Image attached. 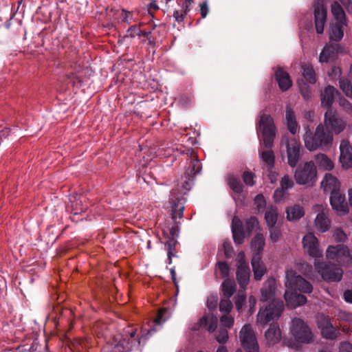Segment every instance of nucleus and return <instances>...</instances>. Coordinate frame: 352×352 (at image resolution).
Masks as SVG:
<instances>
[{
	"mask_svg": "<svg viewBox=\"0 0 352 352\" xmlns=\"http://www.w3.org/2000/svg\"><path fill=\"white\" fill-rule=\"evenodd\" d=\"M124 337L117 336L111 341L107 342L102 352H130L140 351V340L135 337L136 331L127 329L124 331Z\"/></svg>",
	"mask_w": 352,
	"mask_h": 352,
	"instance_id": "1",
	"label": "nucleus"
},
{
	"mask_svg": "<svg viewBox=\"0 0 352 352\" xmlns=\"http://www.w3.org/2000/svg\"><path fill=\"white\" fill-rule=\"evenodd\" d=\"M305 133L303 140L305 147L310 151H316L318 148H329L333 142V135L330 132L325 131L324 126H317L314 134H313L309 126H304Z\"/></svg>",
	"mask_w": 352,
	"mask_h": 352,
	"instance_id": "2",
	"label": "nucleus"
},
{
	"mask_svg": "<svg viewBox=\"0 0 352 352\" xmlns=\"http://www.w3.org/2000/svg\"><path fill=\"white\" fill-rule=\"evenodd\" d=\"M256 130L258 133H262L265 146L271 148L276 136V126L272 116L264 111H261L259 113V120L256 125Z\"/></svg>",
	"mask_w": 352,
	"mask_h": 352,
	"instance_id": "3",
	"label": "nucleus"
},
{
	"mask_svg": "<svg viewBox=\"0 0 352 352\" xmlns=\"http://www.w3.org/2000/svg\"><path fill=\"white\" fill-rule=\"evenodd\" d=\"M201 167L197 156L193 155L189 162L187 169L185 171L184 176L182 177L181 179L178 182V187L181 189L179 190V194L185 195L189 191L194 182L195 175L199 173Z\"/></svg>",
	"mask_w": 352,
	"mask_h": 352,
	"instance_id": "4",
	"label": "nucleus"
},
{
	"mask_svg": "<svg viewBox=\"0 0 352 352\" xmlns=\"http://www.w3.org/2000/svg\"><path fill=\"white\" fill-rule=\"evenodd\" d=\"M290 333L298 342L309 344L314 340L311 330L300 318H294L292 320Z\"/></svg>",
	"mask_w": 352,
	"mask_h": 352,
	"instance_id": "5",
	"label": "nucleus"
},
{
	"mask_svg": "<svg viewBox=\"0 0 352 352\" xmlns=\"http://www.w3.org/2000/svg\"><path fill=\"white\" fill-rule=\"evenodd\" d=\"M285 284L289 289L298 290L305 294H310L313 291L311 284L300 275H298L296 272L292 269L286 270Z\"/></svg>",
	"mask_w": 352,
	"mask_h": 352,
	"instance_id": "6",
	"label": "nucleus"
},
{
	"mask_svg": "<svg viewBox=\"0 0 352 352\" xmlns=\"http://www.w3.org/2000/svg\"><path fill=\"white\" fill-rule=\"evenodd\" d=\"M282 301L273 300L263 309H261L257 315V322L261 325H266L271 321L278 319L283 311Z\"/></svg>",
	"mask_w": 352,
	"mask_h": 352,
	"instance_id": "7",
	"label": "nucleus"
},
{
	"mask_svg": "<svg viewBox=\"0 0 352 352\" xmlns=\"http://www.w3.org/2000/svg\"><path fill=\"white\" fill-rule=\"evenodd\" d=\"M314 267L323 280L326 281H340L342 277V270L331 263H327L324 261H316Z\"/></svg>",
	"mask_w": 352,
	"mask_h": 352,
	"instance_id": "8",
	"label": "nucleus"
},
{
	"mask_svg": "<svg viewBox=\"0 0 352 352\" xmlns=\"http://www.w3.org/2000/svg\"><path fill=\"white\" fill-rule=\"evenodd\" d=\"M317 175L315 163L307 162L303 166H299L294 174L296 181L301 185H312Z\"/></svg>",
	"mask_w": 352,
	"mask_h": 352,
	"instance_id": "9",
	"label": "nucleus"
},
{
	"mask_svg": "<svg viewBox=\"0 0 352 352\" xmlns=\"http://www.w3.org/2000/svg\"><path fill=\"white\" fill-rule=\"evenodd\" d=\"M241 345L246 352H258V344L256 336L250 324H245L239 333ZM236 352H243L238 349Z\"/></svg>",
	"mask_w": 352,
	"mask_h": 352,
	"instance_id": "10",
	"label": "nucleus"
},
{
	"mask_svg": "<svg viewBox=\"0 0 352 352\" xmlns=\"http://www.w3.org/2000/svg\"><path fill=\"white\" fill-rule=\"evenodd\" d=\"M349 52L348 49L338 43L327 44L319 56V62L327 63L336 59L338 54H346Z\"/></svg>",
	"mask_w": 352,
	"mask_h": 352,
	"instance_id": "11",
	"label": "nucleus"
},
{
	"mask_svg": "<svg viewBox=\"0 0 352 352\" xmlns=\"http://www.w3.org/2000/svg\"><path fill=\"white\" fill-rule=\"evenodd\" d=\"M326 256L328 260L336 262L339 265L344 263L346 258H351L349 250L342 244L329 246L326 251Z\"/></svg>",
	"mask_w": 352,
	"mask_h": 352,
	"instance_id": "12",
	"label": "nucleus"
},
{
	"mask_svg": "<svg viewBox=\"0 0 352 352\" xmlns=\"http://www.w3.org/2000/svg\"><path fill=\"white\" fill-rule=\"evenodd\" d=\"M324 125L336 134L341 133L346 126L345 122L332 109H327L324 113Z\"/></svg>",
	"mask_w": 352,
	"mask_h": 352,
	"instance_id": "13",
	"label": "nucleus"
},
{
	"mask_svg": "<svg viewBox=\"0 0 352 352\" xmlns=\"http://www.w3.org/2000/svg\"><path fill=\"white\" fill-rule=\"evenodd\" d=\"M314 18L316 32L321 34L324 32L327 21V12L322 0H316L314 3Z\"/></svg>",
	"mask_w": 352,
	"mask_h": 352,
	"instance_id": "14",
	"label": "nucleus"
},
{
	"mask_svg": "<svg viewBox=\"0 0 352 352\" xmlns=\"http://www.w3.org/2000/svg\"><path fill=\"white\" fill-rule=\"evenodd\" d=\"M305 252L310 256L320 258L322 256V252L320 250L318 240L312 233H308L302 239Z\"/></svg>",
	"mask_w": 352,
	"mask_h": 352,
	"instance_id": "15",
	"label": "nucleus"
},
{
	"mask_svg": "<svg viewBox=\"0 0 352 352\" xmlns=\"http://www.w3.org/2000/svg\"><path fill=\"white\" fill-rule=\"evenodd\" d=\"M286 146L288 164L294 168L300 157V143L296 139L291 138L287 140Z\"/></svg>",
	"mask_w": 352,
	"mask_h": 352,
	"instance_id": "16",
	"label": "nucleus"
},
{
	"mask_svg": "<svg viewBox=\"0 0 352 352\" xmlns=\"http://www.w3.org/2000/svg\"><path fill=\"white\" fill-rule=\"evenodd\" d=\"M330 204L332 208L339 214H345L349 212V206L345 201V196L340 190L330 195Z\"/></svg>",
	"mask_w": 352,
	"mask_h": 352,
	"instance_id": "17",
	"label": "nucleus"
},
{
	"mask_svg": "<svg viewBox=\"0 0 352 352\" xmlns=\"http://www.w3.org/2000/svg\"><path fill=\"white\" fill-rule=\"evenodd\" d=\"M321 186L325 192L332 195L340 190V183L336 177L330 173H326L321 182Z\"/></svg>",
	"mask_w": 352,
	"mask_h": 352,
	"instance_id": "18",
	"label": "nucleus"
},
{
	"mask_svg": "<svg viewBox=\"0 0 352 352\" xmlns=\"http://www.w3.org/2000/svg\"><path fill=\"white\" fill-rule=\"evenodd\" d=\"M340 162L344 168L352 167V153L350 151V144L347 140H342L340 145Z\"/></svg>",
	"mask_w": 352,
	"mask_h": 352,
	"instance_id": "19",
	"label": "nucleus"
},
{
	"mask_svg": "<svg viewBox=\"0 0 352 352\" xmlns=\"http://www.w3.org/2000/svg\"><path fill=\"white\" fill-rule=\"evenodd\" d=\"M284 297L287 306L290 309L303 305L307 301L305 296L294 292L286 291Z\"/></svg>",
	"mask_w": 352,
	"mask_h": 352,
	"instance_id": "20",
	"label": "nucleus"
},
{
	"mask_svg": "<svg viewBox=\"0 0 352 352\" xmlns=\"http://www.w3.org/2000/svg\"><path fill=\"white\" fill-rule=\"evenodd\" d=\"M318 327L322 336L327 339L333 340L338 334V330L330 322L327 318H322L318 322Z\"/></svg>",
	"mask_w": 352,
	"mask_h": 352,
	"instance_id": "21",
	"label": "nucleus"
},
{
	"mask_svg": "<svg viewBox=\"0 0 352 352\" xmlns=\"http://www.w3.org/2000/svg\"><path fill=\"white\" fill-rule=\"evenodd\" d=\"M276 289V280L274 278H269L263 283L261 288V300L267 301L274 298Z\"/></svg>",
	"mask_w": 352,
	"mask_h": 352,
	"instance_id": "22",
	"label": "nucleus"
},
{
	"mask_svg": "<svg viewBox=\"0 0 352 352\" xmlns=\"http://www.w3.org/2000/svg\"><path fill=\"white\" fill-rule=\"evenodd\" d=\"M275 76L280 89L283 91L288 90L292 85L289 75L281 68L275 72Z\"/></svg>",
	"mask_w": 352,
	"mask_h": 352,
	"instance_id": "23",
	"label": "nucleus"
},
{
	"mask_svg": "<svg viewBox=\"0 0 352 352\" xmlns=\"http://www.w3.org/2000/svg\"><path fill=\"white\" fill-rule=\"evenodd\" d=\"M171 208L172 219L175 223H177V219H181L183 217L185 208L184 199H180L179 197L173 199L171 201Z\"/></svg>",
	"mask_w": 352,
	"mask_h": 352,
	"instance_id": "24",
	"label": "nucleus"
},
{
	"mask_svg": "<svg viewBox=\"0 0 352 352\" xmlns=\"http://www.w3.org/2000/svg\"><path fill=\"white\" fill-rule=\"evenodd\" d=\"M347 25H344L343 22L333 23L330 25L329 30V41H336V43L341 41L344 36V28Z\"/></svg>",
	"mask_w": 352,
	"mask_h": 352,
	"instance_id": "25",
	"label": "nucleus"
},
{
	"mask_svg": "<svg viewBox=\"0 0 352 352\" xmlns=\"http://www.w3.org/2000/svg\"><path fill=\"white\" fill-rule=\"evenodd\" d=\"M203 327L208 329L210 332L215 331L217 327V319L213 316H203L199 321V322L192 328V330L196 331L199 327Z\"/></svg>",
	"mask_w": 352,
	"mask_h": 352,
	"instance_id": "26",
	"label": "nucleus"
},
{
	"mask_svg": "<svg viewBox=\"0 0 352 352\" xmlns=\"http://www.w3.org/2000/svg\"><path fill=\"white\" fill-rule=\"evenodd\" d=\"M267 343L269 345H274L280 340L281 333L277 324H272L265 334Z\"/></svg>",
	"mask_w": 352,
	"mask_h": 352,
	"instance_id": "27",
	"label": "nucleus"
},
{
	"mask_svg": "<svg viewBox=\"0 0 352 352\" xmlns=\"http://www.w3.org/2000/svg\"><path fill=\"white\" fill-rule=\"evenodd\" d=\"M336 89L333 87L328 85L321 93V104L322 107H327V109H331V107L333 102Z\"/></svg>",
	"mask_w": 352,
	"mask_h": 352,
	"instance_id": "28",
	"label": "nucleus"
},
{
	"mask_svg": "<svg viewBox=\"0 0 352 352\" xmlns=\"http://www.w3.org/2000/svg\"><path fill=\"white\" fill-rule=\"evenodd\" d=\"M261 257L259 255H254L252 259V266L254 272V278L256 280H260L265 273L266 269L261 261Z\"/></svg>",
	"mask_w": 352,
	"mask_h": 352,
	"instance_id": "29",
	"label": "nucleus"
},
{
	"mask_svg": "<svg viewBox=\"0 0 352 352\" xmlns=\"http://www.w3.org/2000/svg\"><path fill=\"white\" fill-rule=\"evenodd\" d=\"M316 228L322 232L327 231L330 227V220L327 212L322 210L319 212L315 219Z\"/></svg>",
	"mask_w": 352,
	"mask_h": 352,
	"instance_id": "30",
	"label": "nucleus"
},
{
	"mask_svg": "<svg viewBox=\"0 0 352 352\" xmlns=\"http://www.w3.org/2000/svg\"><path fill=\"white\" fill-rule=\"evenodd\" d=\"M265 246V238L262 234H257L252 240L251 250L253 256L259 255L261 257V254Z\"/></svg>",
	"mask_w": 352,
	"mask_h": 352,
	"instance_id": "31",
	"label": "nucleus"
},
{
	"mask_svg": "<svg viewBox=\"0 0 352 352\" xmlns=\"http://www.w3.org/2000/svg\"><path fill=\"white\" fill-rule=\"evenodd\" d=\"M237 281L243 289L248 285L250 279V268L248 266H240L237 267L236 271Z\"/></svg>",
	"mask_w": 352,
	"mask_h": 352,
	"instance_id": "32",
	"label": "nucleus"
},
{
	"mask_svg": "<svg viewBox=\"0 0 352 352\" xmlns=\"http://www.w3.org/2000/svg\"><path fill=\"white\" fill-rule=\"evenodd\" d=\"M315 163L320 169L325 170H331L334 167V164L332 160L329 158L325 154L319 153L315 156Z\"/></svg>",
	"mask_w": 352,
	"mask_h": 352,
	"instance_id": "33",
	"label": "nucleus"
},
{
	"mask_svg": "<svg viewBox=\"0 0 352 352\" xmlns=\"http://www.w3.org/2000/svg\"><path fill=\"white\" fill-rule=\"evenodd\" d=\"M287 218L289 221H296L302 217L305 214L303 208L300 205H294L287 208Z\"/></svg>",
	"mask_w": 352,
	"mask_h": 352,
	"instance_id": "34",
	"label": "nucleus"
},
{
	"mask_svg": "<svg viewBox=\"0 0 352 352\" xmlns=\"http://www.w3.org/2000/svg\"><path fill=\"white\" fill-rule=\"evenodd\" d=\"M331 12L335 19L338 22H343L344 25H347L346 14L342 6L337 2L334 1L331 4Z\"/></svg>",
	"mask_w": 352,
	"mask_h": 352,
	"instance_id": "35",
	"label": "nucleus"
},
{
	"mask_svg": "<svg viewBox=\"0 0 352 352\" xmlns=\"http://www.w3.org/2000/svg\"><path fill=\"white\" fill-rule=\"evenodd\" d=\"M302 74L304 79L309 83L315 84L316 82V73L312 65L303 64L301 65Z\"/></svg>",
	"mask_w": 352,
	"mask_h": 352,
	"instance_id": "36",
	"label": "nucleus"
},
{
	"mask_svg": "<svg viewBox=\"0 0 352 352\" xmlns=\"http://www.w3.org/2000/svg\"><path fill=\"white\" fill-rule=\"evenodd\" d=\"M278 212L274 206H268L265 213V219L268 227H272L276 225L278 219Z\"/></svg>",
	"mask_w": 352,
	"mask_h": 352,
	"instance_id": "37",
	"label": "nucleus"
},
{
	"mask_svg": "<svg viewBox=\"0 0 352 352\" xmlns=\"http://www.w3.org/2000/svg\"><path fill=\"white\" fill-rule=\"evenodd\" d=\"M226 182L229 187L236 193H241L243 191V185L240 179L232 174H228L226 177Z\"/></svg>",
	"mask_w": 352,
	"mask_h": 352,
	"instance_id": "38",
	"label": "nucleus"
},
{
	"mask_svg": "<svg viewBox=\"0 0 352 352\" xmlns=\"http://www.w3.org/2000/svg\"><path fill=\"white\" fill-rule=\"evenodd\" d=\"M223 295L230 298L236 290V285L233 280L226 279L221 285Z\"/></svg>",
	"mask_w": 352,
	"mask_h": 352,
	"instance_id": "39",
	"label": "nucleus"
},
{
	"mask_svg": "<svg viewBox=\"0 0 352 352\" xmlns=\"http://www.w3.org/2000/svg\"><path fill=\"white\" fill-rule=\"evenodd\" d=\"M261 160L266 164L270 169L274 167L275 157L272 150L262 151L260 154Z\"/></svg>",
	"mask_w": 352,
	"mask_h": 352,
	"instance_id": "40",
	"label": "nucleus"
},
{
	"mask_svg": "<svg viewBox=\"0 0 352 352\" xmlns=\"http://www.w3.org/2000/svg\"><path fill=\"white\" fill-rule=\"evenodd\" d=\"M297 84L303 98L306 100H309L311 97V92L309 86L305 82L303 79L298 80Z\"/></svg>",
	"mask_w": 352,
	"mask_h": 352,
	"instance_id": "41",
	"label": "nucleus"
},
{
	"mask_svg": "<svg viewBox=\"0 0 352 352\" xmlns=\"http://www.w3.org/2000/svg\"><path fill=\"white\" fill-rule=\"evenodd\" d=\"M111 12H113V15L118 14L119 19H120L122 22L129 23L132 21L133 14L131 12H127L124 9L121 10H118L116 11L112 9L111 10Z\"/></svg>",
	"mask_w": 352,
	"mask_h": 352,
	"instance_id": "42",
	"label": "nucleus"
},
{
	"mask_svg": "<svg viewBox=\"0 0 352 352\" xmlns=\"http://www.w3.org/2000/svg\"><path fill=\"white\" fill-rule=\"evenodd\" d=\"M340 88L347 97H352V85L346 79H340L339 80Z\"/></svg>",
	"mask_w": 352,
	"mask_h": 352,
	"instance_id": "43",
	"label": "nucleus"
},
{
	"mask_svg": "<svg viewBox=\"0 0 352 352\" xmlns=\"http://www.w3.org/2000/svg\"><path fill=\"white\" fill-rule=\"evenodd\" d=\"M69 201L71 202V207L74 213L78 214L83 211L84 208L80 207L81 200H80L76 195H71L69 197Z\"/></svg>",
	"mask_w": 352,
	"mask_h": 352,
	"instance_id": "44",
	"label": "nucleus"
},
{
	"mask_svg": "<svg viewBox=\"0 0 352 352\" xmlns=\"http://www.w3.org/2000/svg\"><path fill=\"white\" fill-rule=\"evenodd\" d=\"M232 308V303L229 298L221 299L219 303V310L222 313L228 314Z\"/></svg>",
	"mask_w": 352,
	"mask_h": 352,
	"instance_id": "45",
	"label": "nucleus"
},
{
	"mask_svg": "<svg viewBox=\"0 0 352 352\" xmlns=\"http://www.w3.org/2000/svg\"><path fill=\"white\" fill-rule=\"evenodd\" d=\"M254 202L256 209L258 212L263 210L264 208L266 206V201H265V197L261 194L257 195L256 196V197L254 198Z\"/></svg>",
	"mask_w": 352,
	"mask_h": 352,
	"instance_id": "46",
	"label": "nucleus"
},
{
	"mask_svg": "<svg viewBox=\"0 0 352 352\" xmlns=\"http://www.w3.org/2000/svg\"><path fill=\"white\" fill-rule=\"evenodd\" d=\"M228 332L226 328H221L219 331L218 335L216 336V340L219 344H225L228 340Z\"/></svg>",
	"mask_w": 352,
	"mask_h": 352,
	"instance_id": "47",
	"label": "nucleus"
},
{
	"mask_svg": "<svg viewBox=\"0 0 352 352\" xmlns=\"http://www.w3.org/2000/svg\"><path fill=\"white\" fill-rule=\"evenodd\" d=\"M270 228V237L273 242H277L281 236V232L279 228L275 226L269 227Z\"/></svg>",
	"mask_w": 352,
	"mask_h": 352,
	"instance_id": "48",
	"label": "nucleus"
},
{
	"mask_svg": "<svg viewBox=\"0 0 352 352\" xmlns=\"http://www.w3.org/2000/svg\"><path fill=\"white\" fill-rule=\"evenodd\" d=\"M293 186L294 182L289 176L285 175L282 177L280 188L287 191L288 189L292 188Z\"/></svg>",
	"mask_w": 352,
	"mask_h": 352,
	"instance_id": "49",
	"label": "nucleus"
},
{
	"mask_svg": "<svg viewBox=\"0 0 352 352\" xmlns=\"http://www.w3.org/2000/svg\"><path fill=\"white\" fill-rule=\"evenodd\" d=\"M246 230L251 232L258 225V221L255 217H251L246 220Z\"/></svg>",
	"mask_w": 352,
	"mask_h": 352,
	"instance_id": "50",
	"label": "nucleus"
},
{
	"mask_svg": "<svg viewBox=\"0 0 352 352\" xmlns=\"http://www.w3.org/2000/svg\"><path fill=\"white\" fill-rule=\"evenodd\" d=\"M188 12L189 11L186 10L185 8H184V4H182L180 10H175L173 12V17L177 22H182L184 19L185 15H186Z\"/></svg>",
	"mask_w": 352,
	"mask_h": 352,
	"instance_id": "51",
	"label": "nucleus"
},
{
	"mask_svg": "<svg viewBox=\"0 0 352 352\" xmlns=\"http://www.w3.org/2000/svg\"><path fill=\"white\" fill-rule=\"evenodd\" d=\"M232 232L234 243L237 245L242 244L245 238L243 230L232 231Z\"/></svg>",
	"mask_w": 352,
	"mask_h": 352,
	"instance_id": "52",
	"label": "nucleus"
},
{
	"mask_svg": "<svg viewBox=\"0 0 352 352\" xmlns=\"http://www.w3.org/2000/svg\"><path fill=\"white\" fill-rule=\"evenodd\" d=\"M342 70L340 67L337 66H333L331 67V71L329 72V76L333 80H340L342 79L341 78Z\"/></svg>",
	"mask_w": 352,
	"mask_h": 352,
	"instance_id": "53",
	"label": "nucleus"
},
{
	"mask_svg": "<svg viewBox=\"0 0 352 352\" xmlns=\"http://www.w3.org/2000/svg\"><path fill=\"white\" fill-rule=\"evenodd\" d=\"M243 179L248 186H252L254 184V174L250 171H245L243 173Z\"/></svg>",
	"mask_w": 352,
	"mask_h": 352,
	"instance_id": "54",
	"label": "nucleus"
},
{
	"mask_svg": "<svg viewBox=\"0 0 352 352\" xmlns=\"http://www.w3.org/2000/svg\"><path fill=\"white\" fill-rule=\"evenodd\" d=\"M232 231H238V230H243V223L241 219L234 216L232 221Z\"/></svg>",
	"mask_w": 352,
	"mask_h": 352,
	"instance_id": "55",
	"label": "nucleus"
},
{
	"mask_svg": "<svg viewBox=\"0 0 352 352\" xmlns=\"http://www.w3.org/2000/svg\"><path fill=\"white\" fill-rule=\"evenodd\" d=\"M218 268L220 271L222 278H226L229 275V267L226 262L221 261L218 263Z\"/></svg>",
	"mask_w": 352,
	"mask_h": 352,
	"instance_id": "56",
	"label": "nucleus"
},
{
	"mask_svg": "<svg viewBox=\"0 0 352 352\" xmlns=\"http://www.w3.org/2000/svg\"><path fill=\"white\" fill-rule=\"evenodd\" d=\"M220 322L224 327L230 328L234 324V319L230 316L225 315L221 317Z\"/></svg>",
	"mask_w": 352,
	"mask_h": 352,
	"instance_id": "57",
	"label": "nucleus"
},
{
	"mask_svg": "<svg viewBox=\"0 0 352 352\" xmlns=\"http://www.w3.org/2000/svg\"><path fill=\"white\" fill-rule=\"evenodd\" d=\"M286 195V190L281 188H277L274 193V199L276 202L281 201Z\"/></svg>",
	"mask_w": 352,
	"mask_h": 352,
	"instance_id": "58",
	"label": "nucleus"
},
{
	"mask_svg": "<svg viewBox=\"0 0 352 352\" xmlns=\"http://www.w3.org/2000/svg\"><path fill=\"white\" fill-rule=\"evenodd\" d=\"M141 30L140 28L137 25H131L129 28L127 30L128 36L131 38H135L136 36H138V35L140 34Z\"/></svg>",
	"mask_w": 352,
	"mask_h": 352,
	"instance_id": "59",
	"label": "nucleus"
},
{
	"mask_svg": "<svg viewBox=\"0 0 352 352\" xmlns=\"http://www.w3.org/2000/svg\"><path fill=\"white\" fill-rule=\"evenodd\" d=\"M245 296L244 294H239L235 300V307L238 310H240L242 309L243 306L244 305L245 302Z\"/></svg>",
	"mask_w": 352,
	"mask_h": 352,
	"instance_id": "60",
	"label": "nucleus"
},
{
	"mask_svg": "<svg viewBox=\"0 0 352 352\" xmlns=\"http://www.w3.org/2000/svg\"><path fill=\"white\" fill-rule=\"evenodd\" d=\"M286 122L296 120L295 113L289 105H287L285 111Z\"/></svg>",
	"mask_w": 352,
	"mask_h": 352,
	"instance_id": "61",
	"label": "nucleus"
},
{
	"mask_svg": "<svg viewBox=\"0 0 352 352\" xmlns=\"http://www.w3.org/2000/svg\"><path fill=\"white\" fill-rule=\"evenodd\" d=\"M199 8H200V12H201V17H202V19H205L207 16L208 12H209L208 1H205L202 2L201 3H200Z\"/></svg>",
	"mask_w": 352,
	"mask_h": 352,
	"instance_id": "62",
	"label": "nucleus"
},
{
	"mask_svg": "<svg viewBox=\"0 0 352 352\" xmlns=\"http://www.w3.org/2000/svg\"><path fill=\"white\" fill-rule=\"evenodd\" d=\"M217 299V296H210L208 298L206 304L209 309H213L216 307Z\"/></svg>",
	"mask_w": 352,
	"mask_h": 352,
	"instance_id": "63",
	"label": "nucleus"
},
{
	"mask_svg": "<svg viewBox=\"0 0 352 352\" xmlns=\"http://www.w3.org/2000/svg\"><path fill=\"white\" fill-rule=\"evenodd\" d=\"M340 105L343 108L344 111L348 113L352 111V105L345 98H342L340 100Z\"/></svg>",
	"mask_w": 352,
	"mask_h": 352,
	"instance_id": "64",
	"label": "nucleus"
}]
</instances>
